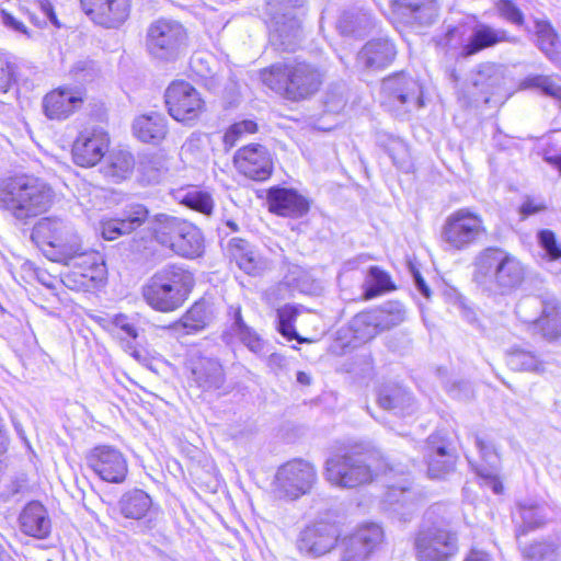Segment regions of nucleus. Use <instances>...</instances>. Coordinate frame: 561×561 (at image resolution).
Masks as SVG:
<instances>
[{
  "mask_svg": "<svg viewBox=\"0 0 561 561\" xmlns=\"http://www.w3.org/2000/svg\"><path fill=\"white\" fill-rule=\"evenodd\" d=\"M55 197L53 187L32 174H15L0 180V209L21 222L48 211Z\"/></svg>",
  "mask_w": 561,
  "mask_h": 561,
  "instance_id": "nucleus-1",
  "label": "nucleus"
},
{
  "mask_svg": "<svg viewBox=\"0 0 561 561\" xmlns=\"http://www.w3.org/2000/svg\"><path fill=\"white\" fill-rule=\"evenodd\" d=\"M260 77L266 87L291 101L314 94L323 79L318 68L298 60L276 62L261 70Z\"/></svg>",
  "mask_w": 561,
  "mask_h": 561,
  "instance_id": "nucleus-2",
  "label": "nucleus"
},
{
  "mask_svg": "<svg viewBox=\"0 0 561 561\" xmlns=\"http://www.w3.org/2000/svg\"><path fill=\"white\" fill-rule=\"evenodd\" d=\"M193 286V274L180 265L171 264L158 270L141 291L145 301L152 309L171 312L185 302Z\"/></svg>",
  "mask_w": 561,
  "mask_h": 561,
  "instance_id": "nucleus-3",
  "label": "nucleus"
},
{
  "mask_svg": "<svg viewBox=\"0 0 561 561\" xmlns=\"http://www.w3.org/2000/svg\"><path fill=\"white\" fill-rule=\"evenodd\" d=\"M187 45V31L176 20L160 18L147 28L146 47L156 59L176 60L186 50Z\"/></svg>",
  "mask_w": 561,
  "mask_h": 561,
  "instance_id": "nucleus-4",
  "label": "nucleus"
},
{
  "mask_svg": "<svg viewBox=\"0 0 561 561\" xmlns=\"http://www.w3.org/2000/svg\"><path fill=\"white\" fill-rule=\"evenodd\" d=\"M32 239L41 245L49 247L54 252L51 260L56 262L80 250L81 239L73 226L57 217L39 219L33 227Z\"/></svg>",
  "mask_w": 561,
  "mask_h": 561,
  "instance_id": "nucleus-5",
  "label": "nucleus"
},
{
  "mask_svg": "<svg viewBox=\"0 0 561 561\" xmlns=\"http://www.w3.org/2000/svg\"><path fill=\"white\" fill-rule=\"evenodd\" d=\"M414 549L420 561H445L458 551L457 536L445 520L434 522L416 534Z\"/></svg>",
  "mask_w": 561,
  "mask_h": 561,
  "instance_id": "nucleus-6",
  "label": "nucleus"
},
{
  "mask_svg": "<svg viewBox=\"0 0 561 561\" xmlns=\"http://www.w3.org/2000/svg\"><path fill=\"white\" fill-rule=\"evenodd\" d=\"M318 480L316 467L304 459L282 465L274 478V492L280 499L297 500L309 493Z\"/></svg>",
  "mask_w": 561,
  "mask_h": 561,
  "instance_id": "nucleus-7",
  "label": "nucleus"
},
{
  "mask_svg": "<svg viewBox=\"0 0 561 561\" xmlns=\"http://www.w3.org/2000/svg\"><path fill=\"white\" fill-rule=\"evenodd\" d=\"M59 262L71 268L62 277L64 284L70 289L88 288L101 280L106 273L101 253L84 248L81 241L77 253L65 255Z\"/></svg>",
  "mask_w": 561,
  "mask_h": 561,
  "instance_id": "nucleus-8",
  "label": "nucleus"
},
{
  "mask_svg": "<svg viewBox=\"0 0 561 561\" xmlns=\"http://www.w3.org/2000/svg\"><path fill=\"white\" fill-rule=\"evenodd\" d=\"M516 314L522 321L539 328L547 339L561 335V305L552 296L524 298L516 307Z\"/></svg>",
  "mask_w": 561,
  "mask_h": 561,
  "instance_id": "nucleus-9",
  "label": "nucleus"
},
{
  "mask_svg": "<svg viewBox=\"0 0 561 561\" xmlns=\"http://www.w3.org/2000/svg\"><path fill=\"white\" fill-rule=\"evenodd\" d=\"M483 218L470 208L451 213L442 229V240L451 249L463 250L486 236Z\"/></svg>",
  "mask_w": 561,
  "mask_h": 561,
  "instance_id": "nucleus-10",
  "label": "nucleus"
},
{
  "mask_svg": "<svg viewBox=\"0 0 561 561\" xmlns=\"http://www.w3.org/2000/svg\"><path fill=\"white\" fill-rule=\"evenodd\" d=\"M370 465L357 455H334L325 461L324 478L339 488H356L373 480Z\"/></svg>",
  "mask_w": 561,
  "mask_h": 561,
  "instance_id": "nucleus-11",
  "label": "nucleus"
},
{
  "mask_svg": "<svg viewBox=\"0 0 561 561\" xmlns=\"http://www.w3.org/2000/svg\"><path fill=\"white\" fill-rule=\"evenodd\" d=\"M169 114L178 122L192 124L203 113L205 102L186 81H173L164 93Z\"/></svg>",
  "mask_w": 561,
  "mask_h": 561,
  "instance_id": "nucleus-12",
  "label": "nucleus"
},
{
  "mask_svg": "<svg viewBox=\"0 0 561 561\" xmlns=\"http://www.w3.org/2000/svg\"><path fill=\"white\" fill-rule=\"evenodd\" d=\"M87 461L95 474L110 483H122L128 472L124 455L112 446L94 447L89 453Z\"/></svg>",
  "mask_w": 561,
  "mask_h": 561,
  "instance_id": "nucleus-13",
  "label": "nucleus"
},
{
  "mask_svg": "<svg viewBox=\"0 0 561 561\" xmlns=\"http://www.w3.org/2000/svg\"><path fill=\"white\" fill-rule=\"evenodd\" d=\"M385 102L389 106H407L420 108L423 106L421 85L404 73H396L382 81Z\"/></svg>",
  "mask_w": 561,
  "mask_h": 561,
  "instance_id": "nucleus-14",
  "label": "nucleus"
},
{
  "mask_svg": "<svg viewBox=\"0 0 561 561\" xmlns=\"http://www.w3.org/2000/svg\"><path fill=\"white\" fill-rule=\"evenodd\" d=\"M234 167L253 181H265L273 172V159L262 145L252 144L240 148L233 157Z\"/></svg>",
  "mask_w": 561,
  "mask_h": 561,
  "instance_id": "nucleus-15",
  "label": "nucleus"
},
{
  "mask_svg": "<svg viewBox=\"0 0 561 561\" xmlns=\"http://www.w3.org/2000/svg\"><path fill=\"white\" fill-rule=\"evenodd\" d=\"M84 14L106 28L122 25L129 16L130 0H80Z\"/></svg>",
  "mask_w": 561,
  "mask_h": 561,
  "instance_id": "nucleus-16",
  "label": "nucleus"
},
{
  "mask_svg": "<svg viewBox=\"0 0 561 561\" xmlns=\"http://www.w3.org/2000/svg\"><path fill=\"white\" fill-rule=\"evenodd\" d=\"M110 139L102 129H85L72 145V159L83 168L94 167L108 150Z\"/></svg>",
  "mask_w": 561,
  "mask_h": 561,
  "instance_id": "nucleus-17",
  "label": "nucleus"
},
{
  "mask_svg": "<svg viewBox=\"0 0 561 561\" xmlns=\"http://www.w3.org/2000/svg\"><path fill=\"white\" fill-rule=\"evenodd\" d=\"M148 220V208L139 203H131L125 206L121 217L102 221L101 233L106 240H115L121 236L136 231Z\"/></svg>",
  "mask_w": 561,
  "mask_h": 561,
  "instance_id": "nucleus-18",
  "label": "nucleus"
},
{
  "mask_svg": "<svg viewBox=\"0 0 561 561\" xmlns=\"http://www.w3.org/2000/svg\"><path fill=\"white\" fill-rule=\"evenodd\" d=\"M266 201L268 210L277 216L300 218L310 209V202L294 188L273 186Z\"/></svg>",
  "mask_w": 561,
  "mask_h": 561,
  "instance_id": "nucleus-19",
  "label": "nucleus"
},
{
  "mask_svg": "<svg viewBox=\"0 0 561 561\" xmlns=\"http://www.w3.org/2000/svg\"><path fill=\"white\" fill-rule=\"evenodd\" d=\"M84 96L81 90L60 87L47 93L43 99V111L49 119H66L81 107Z\"/></svg>",
  "mask_w": 561,
  "mask_h": 561,
  "instance_id": "nucleus-20",
  "label": "nucleus"
},
{
  "mask_svg": "<svg viewBox=\"0 0 561 561\" xmlns=\"http://www.w3.org/2000/svg\"><path fill=\"white\" fill-rule=\"evenodd\" d=\"M337 538L339 530L336 526L321 522L307 527L301 533L298 547L300 551L307 554L320 557L335 547Z\"/></svg>",
  "mask_w": 561,
  "mask_h": 561,
  "instance_id": "nucleus-21",
  "label": "nucleus"
},
{
  "mask_svg": "<svg viewBox=\"0 0 561 561\" xmlns=\"http://www.w3.org/2000/svg\"><path fill=\"white\" fill-rule=\"evenodd\" d=\"M302 38L300 19L297 14L278 12L272 16L271 43L283 51H294Z\"/></svg>",
  "mask_w": 561,
  "mask_h": 561,
  "instance_id": "nucleus-22",
  "label": "nucleus"
},
{
  "mask_svg": "<svg viewBox=\"0 0 561 561\" xmlns=\"http://www.w3.org/2000/svg\"><path fill=\"white\" fill-rule=\"evenodd\" d=\"M424 458L431 478L439 479L455 467L456 457L448 442L440 434L431 435L424 447Z\"/></svg>",
  "mask_w": 561,
  "mask_h": 561,
  "instance_id": "nucleus-23",
  "label": "nucleus"
},
{
  "mask_svg": "<svg viewBox=\"0 0 561 561\" xmlns=\"http://www.w3.org/2000/svg\"><path fill=\"white\" fill-rule=\"evenodd\" d=\"M381 539L382 530L378 525L371 524L360 527L344 539L342 561H366Z\"/></svg>",
  "mask_w": 561,
  "mask_h": 561,
  "instance_id": "nucleus-24",
  "label": "nucleus"
},
{
  "mask_svg": "<svg viewBox=\"0 0 561 561\" xmlns=\"http://www.w3.org/2000/svg\"><path fill=\"white\" fill-rule=\"evenodd\" d=\"M21 531L36 539H45L51 531V520L47 510L39 502H30L19 516Z\"/></svg>",
  "mask_w": 561,
  "mask_h": 561,
  "instance_id": "nucleus-25",
  "label": "nucleus"
},
{
  "mask_svg": "<svg viewBox=\"0 0 561 561\" xmlns=\"http://www.w3.org/2000/svg\"><path fill=\"white\" fill-rule=\"evenodd\" d=\"M227 251L230 259L248 275H260L267 267L261 255L243 239L232 238Z\"/></svg>",
  "mask_w": 561,
  "mask_h": 561,
  "instance_id": "nucleus-26",
  "label": "nucleus"
},
{
  "mask_svg": "<svg viewBox=\"0 0 561 561\" xmlns=\"http://www.w3.org/2000/svg\"><path fill=\"white\" fill-rule=\"evenodd\" d=\"M394 45L385 38L368 42L358 53L357 62L367 69H381L389 66L396 56Z\"/></svg>",
  "mask_w": 561,
  "mask_h": 561,
  "instance_id": "nucleus-27",
  "label": "nucleus"
},
{
  "mask_svg": "<svg viewBox=\"0 0 561 561\" xmlns=\"http://www.w3.org/2000/svg\"><path fill=\"white\" fill-rule=\"evenodd\" d=\"M493 261H499L495 280L502 293L517 288L524 279V268L514 256L493 249Z\"/></svg>",
  "mask_w": 561,
  "mask_h": 561,
  "instance_id": "nucleus-28",
  "label": "nucleus"
},
{
  "mask_svg": "<svg viewBox=\"0 0 561 561\" xmlns=\"http://www.w3.org/2000/svg\"><path fill=\"white\" fill-rule=\"evenodd\" d=\"M193 380L204 391L217 390L225 383L221 364L213 358L202 357L192 363Z\"/></svg>",
  "mask_w": 561,
  "mask_h": 561,
  "instance_id": "nucleus-29",
  "label": "nucleus"
},
{
  "mask_svg": "<svg viewBox=\"0 0 561 561\" xmlns=\"http://www.w3.org/2000/svg\"><path fill=\"white\" fill-rule=\"evenodd\" d=\"M104 328L114 336L119 339L122 347L128 352L133 357L139 358V352L133 346L131 342L127 339L136 340L138 331L130 319L123 313L114 314L104 319Z\"/></svg>",
  "mask_w": 561,
  "mask_h": 561,
  "instance_id": "nucleus-30",
  "label": "nucleus"
},
{
  "mask_svg": "<svg viewBox=\"0 0 561 561\" xmlns=\"http://www.w3.org/2000/svg\"><path fill=\"white\" fill-rule=\"evenodd\" d=\"M134 134L144 142L158 144L167 135V121L159 113L137 117L133 125Z\"/></svg>",
  "mask_w": 561,
  "mask_h": 561,
  "instance_id": "nucleus-31",
  "label": "nucleus"
},
{
  "mask_svg": "<svg viewBox=\"0 0 561 561\" xmlns=\"http://www.w3.org/2000/svg\"><path fill=\"white\" fill-rule=\"evenodd\" d=\"M379 405L400 414H411L415 410L412 394L404 388L393 385L383 387L378 396Z\"/></svg>",
  "mask_w": 561,
  "mask_h": 561,
  "instance_id": "nucleus-32",
  "label": "nucleus"
},
{
  "mask_svg": "<svg viewBox=\"0 0 561 561\" xmlns=\"http://www.w3.org/2000/svg\"><path fill=\"white\" fill-rule=\"evenodd\" d=\"M180 234L172 243V251L184 257H196L203 253L204 239L201 230L186 221L182 229H178Z\"/></svg>",
  "mask_w": 561,
  "mask_h": 561,
  "instance_id": "nucleus-33",
  "label": "nucleus"
},
{
  "mask_svg": "<svg viewBox=\"0 0 561 561\" xmlns=\"http://www.w3.org/2000/svg\"><path fill=\"white\" fill-rule=\"evenodd\" d=\"M397 9L408 16L410 22L431 24L437 16L438 7L435 0H399Z\"/></svg>",
  "mask_w": 561,
  "mask_h": 561,
  "instance_id": "nucleus-34",
  "label": "nucleus"
},
{
  "mask_svg": "<svg viewBox=\"0 0 561 561\" xmlns=\"http://www.w3.org/2000/svg\"><path fill=\"white\" fill-rule=\"evenodd\" d=\"M152 506L151 497L142 490L135 489L125 493L119 501L121 513L126 518L140 519Z\"/></svg>",
  "mask_w": 561,
  "mask_h": 561,
  "instance_id": "nucleus-35",
  "label": "nucleus"
},
{
  "mask_svg": "<svg viewBox=\"0 0 561 561\" xmlns=\"http://www.w3.org/2000/svg\"><path fill=\"white\" fill-rule=\"evenodd\" d=\"M209 321L210 314L206 304L196 302L173 324V329L178 332L183 330L186 334H192L204 330Z\"/></svg>",
  "mask_w": 561,
  "mask_h": 561,
  "instance_id": "nucleus-36",
  "label": "nucleus"
},
{
  "mask_svg": "<svg viewBox=\"0 0 561 561\" xmlns=\"http://www.w3.org/2000/svg\"><path fill=\"white\" fill-rule=\"evenodd\" d=\"M185 224L186 221L180 218L171 217L164 214L156 215L154 226L152 229L157 241L163 247L172 249V243H174L176 237L180 234L178 229H182Z\"/></svg>",
  "mask_w": 561,
  "mask_h": 561,
  "instance_id": "nucleus-37",
  "label": "nucleus"
},
{
  "mask_svg": "<svg viewBox=\"0 0 561 561\" xmlns=\"http://www.w3.org/2000/svg\"><path fill=\"white\" fill-rule=\"evenodd\" d=\"M472 283L482 294L490 296L491 284V249L479 252L472 262Z\"/></svg>",
  "mask_w": 561,
  "mask_h": 561,
  "instance_id": "nucleus-38",
  "label": "nucleus"
},
{
  "mask_svg": "<svg viewBox=\"0 0 561 561\" xmlns=\"http://www.w3.org/2000/svg\"><path fill=\"white\" fill-rule=\"evenodd\" d=\"M378 318L374 312H362L356 314L351 323L350 330L355 342L365 343L375 337L379 332Z\"/></svg>",
  "mask_w": 561,
  "mask_h": 561,
  "instance_id": "nucleus-39",
  "label": "nucleus"
},
{
  "mask_svg": "<svg viewBox=\"0 0 561 561\" xmlns=\"http://www.w3.org/2000/svg\"><path fill=\"white\" fill-rule=\"evenodd\" d=\"M134 168V158L127 151L112 152L106 164L103 167V173L105 176L113 179L114 181H121L125 179Z\"/></svg>",
  "mask_w": 561,
  "mask_h": 561,
  "instance_id": "nucleus-40",
  "label": "nucleus"
},
{
  "mask_svg": "<svg viewBox=\"0 0 561 561\" xmlns=\"http://www.w3.org/2000/svg\"><path fill=\"white\" fill-rule=\"evenodd\" d=\"M506 364L513 370L540 373L542 364L537 356L528 351L515 348L507 353Z\"/></svg>",
  "mask_w": 561,
  "mask_h": 561,
  "instance_id": "nucleus-41",
  "label": "nucleus"
},
{
  "mask_svg": "<svg viewBox=\"0 0 561 561\" xmlns=\"http://www.w3.org/2000/svg\"><path fill=\"white\" fill-rule=\"evenodd\" d=\"M522 89H535L551 96L561 104V84L549 76H529L520 82Z\"/></svg>",
  "mask_w": 561,
  "mask_h": 561,
  "instance_id": "nucleus-42",
  "label": "nucleus"
},
{
  "mask_svg": "<svg viewBox=\"0 0 561 561\" xmlns=\"http://www.w3.org/2000/svg\"><path fill=\"white\" fill-rule=\"evenodd\" d=\"M366 283L368 285L365 291L366 299H371L385 291H389L394 288L390 276L377 266L369 268Z\"/></svg>",
  "mask_w": 561,
  "mask_h": 561,
  "instance_id": "nucleus-43",
  "label": "nucleus"
},
{
  "mask_svg": "<svg viewBox=\"0 0 561 561\" xmlns=\"http://www.w3.org/2000/svg\"><path fill=\"white\" fill-rule=\"evenodd\" d=\"M374 314L377 316V322L381 330L391 329L403 322L405 318L403 306L399 302L385 304L378 311H375Z\"/></svg>",
  "mask_w": 561,
  "mask_h": 561,
  "instance_id": "nucleus-44",
  "label": "nucleus"
},
{
  "mask_svg": "<svg viewBox=\"0 0 561 561\" xmlns=\"http://www.w3.org/2000/svg\"><path fill=\"white\" fill-rule=\"evenodd\" d=\"M233 330L238 339L243 343L251 352L260 354L263 351L264 343L260 336L252 331L242 320L240 310L236 313V321Z\"/></svg>",
  "mask_w": 561,
  "mask_h": 561,
  "instance_id": "nucleus-45",
  "label": "nucleus"
},
{
  "mask_svg": "<svg viewBox=\"0 0 561 561\" xmlns=\"http://www.w3.org/2000/svg\"><path fill=\"white\" fill-rule=\"evenodd\" d=\"M370 26V18L366 13H344L337 27L345 35H360Z\"/></svg>",
  "mask_w": 561,
  "mask_h": 561,
  "instance_id": "nucleus-46",
  "label": "nucleus"
},
{
  "mask_svg": "<svg viewBox=\"0 0 561 561\" xmlns=\"http://www.w3.org/2000/svg\"><path fill=\"white\" fill-rule=\"evenodd\" d=\"M534 22L538 46L547 56H550L557 45V33L547 20L536 19Z\"/></svg>",
  "mask_w": 561,
  "mask_h": 561,
  "instance_id": "nucleus-47",
  "label": "nucleus"
},
{
  "mask_svg": "<svg viewBox=\"0 0 561 561\" xmlns=\"http://www.w3.org/2000/svg\"><path fill=\"white\" fill-rule=\"evenodd\" d=\"M519 513L526 528L534 529L545 523L543 507L533 501L520 503Z\"/></svg>",
  "mask_w": 561,
  "mask_h": 561,
  "instance_id": "nucleus-48",
  "label": "nucleus"
},
{
  "mask_svg": "<svg viewBox=\"0 0 561 561\" xmlns=\"http://www.w3.org/2000/svg\"><path fill=\"white\" fill-rule=\"evenodd\" d=\"M471 85L474 91H472V95L478 98H481L485 103L489 102V91L491 88V67L483 66L482 68L478 69L476 72L471 76Z\"/></svg>",
  "mask_w": 561,
  "mask_h": 561,
  "instance_id": "nucleus-49",
  "label": "nucleus"
},
{
  "mask_svg": "<svg viewBox=\"0 0 561 561\" xmlns=\"http://www.w3.org/2000/svg\"><path fill=\"white\" fill-rule=\"evenodd\" d=\"M256 123L250 119L234 123L224 135V144L226 149H231L244 135L253 134L256 131Z\"/></svg>",
  "mask_w": 561,
  "mask_h": 561,
  "instance_id": "nucleus-50",
  "label": "nucleus"
},
{
  "mask_svg": "<svg viewBox=\"0 0 561 561\" xmlns=\"http://www.w3.org/2000/svg\"><path fill=\"white\" fill-rule=\"evenodd\" d=\"M183 204L205 215H210L214 208V201L211 196L206 192L196 190L185 194L183 197Z\"/></svg>",
  "mask_w": 561,
  "mask_h": 561,
  "instance_id": "nucleus-51",
  "label": "nucleus"
},
{
  "mask_svg": "<svg viewBox=\"0 0 561 561\" xmlns=\"http://www.w3.org/2000/svg\"><path fill=\"white\" fill-rule=\"evenodd\" d=\"M537 239L539 245L546 252V256L550 261H557L561 259V243L558 242L553 231L549 229H542L538 231Z\"/></svg>",
  "mask_w": 561,
  "mask_h": 561,
  "instance_id": "nucleus-52",
  "label": "nucleus"
},
{
  "mask_svg": "<svg viewBox=\"0 0 561 561\" xmlns=\"http://www.w3.org/2000/svg\"><path fill=\"white\" fill-rule=\"evenodd\" d=\"M496 11L501 18L513 25L524 24V14L513 0H497Z\"/></svg>",
  "mask_w": 561,
  "mask_h": 561,
  "instance_id": "nucleus-53",
  "label": "nucleus"
},
{
  "mask_svg": "<svg viewBox=\"0 0 561 561\" xmlns=\"http://www.w3.org/2000/svg\"><path fill=\"white\" fill-rule=\"evenodd\" d=\"M15 65L5 54H0V93H7L15 81Z\"/></svg>",
  "mask_w": 561,
  "mask_h": 561,
  "instance_id": "nucleus-54",
  "label": "nucleus"
},
{
  "mask_svg": "<svg viewBox=\"0 0 561 561\" xmlns=\"http://www.w3.org/2000/svg\"><path fill=\"white\" fill-rule=\"evenodd\" d=\"M491 45V32L488 28L476 31L463 47L462 55L471 56Z\"/></svg>",
  "mask_w": 561,
  "mask_h": 561,
  "instance_id": "nucleus-55",
  "label": "nucleus"
},
{
  "mask_svg": "<svg viewBox=\"0 0 561 561\" xmlns=\"http://www.w3.org/2000/svg\"><path fill=\"white\" fill-rule=\"evenodd\" d=\"M306 0H267V9L271 16L276 15L278 12H286L287 14H297L304 7Z\"/></svg>",
  "mask_w": 561,
  "mask_h": 561,
  "instance_id": "nucleus-56",
  "label": "nucleus"
},
{
  "mask_svg": "<svg viewBox=\"0 0 561 561\" xmlns=\"http://www.w3.org/2000/svg\"><path fill=\"white\" fill-rule=\"evenodd\" d=\"M0 21L1 23L9 30L13 31L16 34L23 35L25 38H33L32 32L25 26V24L13 16L5 10L0 11Z\"/></svg>",
  "mask_w": 561,
  "mask_h": 561,
  "instance_id": "nucleus-57",
  "label": "nucleus"
},
{
  "mask_svg": "<svg viewBox=\"0 0 561 561\" xmlns=\"http://www.w3.org/2000/svg\"><path fill=\"white\" fill-rule=\"evenodd\" d=\"M549 551V546L542 542H536L523 549L524 556L531 561L543 560Z\"/></svg>",
  "mask_w": 561,
  "mask_h": 561,
  "instance_id": "nucleus-58",
  "label": "nucleus"
},
{
  "mask_svg": "<svg viewBox=\"0 0 561 561\" xmlns=\"http://www.w3.org/2000/svg\"><path fill=\"white\" fill-rule=\"evenodd\" d=\"M298 314V310L289 305L277 309L278 323H294Z\"/></svg>",
  "mask_w": 561,
  "mask_h": 561,
  "instance_id": "nucleus-59",
  "label": "nucleus"
},
{
  "mask_svg": "<svg viewBox=\"0 0 561 561\" xmlns=\"http://www.w3.org/2000/svg\"><path fill=\"white\" fill-rule=\"evenodd\" d=\"M36 3L37 5L39 7V9L43 11V13L46 14V16L49 19V21L56 26V27H60V22L58 21L55 12H54V8H53V4L50 3L49 0H36Z\"/></svg>",
  "mask_w": 561,
  "mask_h": 561,
  "instance_id": "nucleus-60",
  "label": "nucleus"
},
{
  "mask_svg": "<svg viewBox=\"0 0 561 561\" xmlns=\"http://www.w3.org/2000/svg\"><path fill=\"white\" fill-rule=\"evenodd\" d=\"M463 561H491V554L488 550L472 548Z\"/></svg>",
  "mask_w": 561,
  "mask_h": 561,
  "instance_id": "nucleus-61",
  "label": "nucleus"
},
{
  "mask_svg": "<svg viewBox=\"0 0 561 561\" xmlns=\"http://www.w3.org/2000/svg\"><path fill=\"white\" fill-rule=\"evenodd\" d=\"M278 331L282 335L286 336L288 340H298L299 342H304L305 340L299 337L297 332L295 331L294 323H278Z\"/></svg>",
  "mask_w": 561,
  "mask_h": 561,
  "instance_id": "nucleus-62",
  "label": "nucleus"
},
{
  "mask_svg": "<svg viewBox=\"0 0 561 561\" xmlns=\"http://www.w3.org/2000/svg\"><path fill=\"white\" fill-rule=\"evenodd\" d=\"M543 208V205H536L533 201L528 199L522 205L520 211L523 215L529 216L542 210Z\"/></svg>",
  "mask_w": 561,
  "mask_h": 561,
  "instance_id": "nucleus-63",
  "label": "nucleus"
},
{
  "mask_svg": "<svg viewBox=\"0 0 561 561\" xmlns=\"http://www.w3.org/2000/svg\"><path fill=\"white\" fill-rule=\"evenodd\" d=\"M413 277L417 289L423 294L424 297L428 298L431 296V290L421 274L417 271H414Z\"/></svg>",
  "mask_w": 561,
  "mask_h": 561,
  "instance_id": "nucleus-64",
  "label": "nucleus"
}]
</instances>
